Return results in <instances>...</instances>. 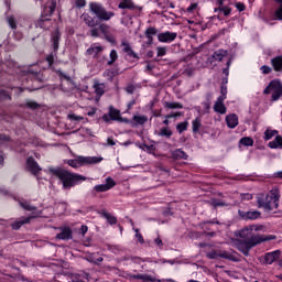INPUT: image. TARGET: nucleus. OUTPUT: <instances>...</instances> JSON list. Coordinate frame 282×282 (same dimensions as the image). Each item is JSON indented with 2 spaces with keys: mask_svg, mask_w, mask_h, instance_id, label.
Listing matches in <instances>:
<instances>
[{
  "mask_svg": "<svg viewBox=\"0 0 282 282\" xmlns=\"http://www.w3.org/2000/svg\"><path fill=\"white\" fill-rule=\"evenodd\" d=\"M236 8L239 12H243V10H246V4L238 2L236 3Z\"/></svg>",
  "mask_w": 282,
  "mask_h": 282,
  "instance_id": "e2e57ef3",
  "label": "nucleus"
},
{
  "mask_svg": "<svg viewBox=\"0 0 282 282\" xmlns=\"http://www.w3.org/2000/svg\"><path fill=\"white\" fill-rule=\"evenodd\" d=\"M232 64V59L231 58H229L228 61H227V67L226 68H224L223 69V74H225V76H228V69H230V65Z\"/></svg>",
  "mask_w": 282,
  "mask_h": 282,
  "instance_id": "4d7b16f0",
  "label": "nucleus"
},
{
  "mask_svg": "<svg viewBox=\"0 0 282 282\" xmlns=\"http://www.w3.org/2000/svg\"><path fill=\"white\" fill-rule=\"evenodd\" d=\"M102 217H105L107 219V221L111 225L115 226V224H118V218H116V216L111 215L108 212H102L101 213Z\"/></svg>",
  "mask_w": 282,
  "mask_h": 282,
  "instance_id": "bb28decb",
  "label": "nucleus"
},
{
  "mask_svg": "<svg viewBox=\"0 0 282 282\" xmlns=\"http://www.w3.org/2000/svg\"><path fill=\"white\" fill-rule=\"evenodd\" d=\"M164 107H166L167 109H184V106L180 102L165 101Z\"/></svg>",
  "mask_w": 282,
  "mask_h": 282,
  "instance_id": "72a5a7b5",
  "label": "nucleus"
},
{
  "mask_svg": "<svg viewBox=\"0 0 282 282\" xmlns=\"http://www.w3.org/2000/svg\"><path fill=\"white\" fill-rule=\"evenodd\" d=\"M57 74H58V76H61L65 80H68V83H72V77L65 75V73H63L62 70H57Z\"/></svg>",
  "mask_w": 282,
  "mask_h": 282,
  "instance_id": "13d9d810",
  "label": "nucleus"
},
{
  "mask_svg": "<svg viewBox=\"0 0 282 282\" xmlns=\"http://www.w3.org/2000/svg\"><path fill=\"white\" fill-rule=\"evenodd\" d=\"M263 227H257V226H250V227H245L242 230L239 232L240 239H236V248L245 257L250 256V250L254 248V246H259V243H263V241H274L276 239V236L274 235H269L267 237L259 236V235H253L252 231L259 232V230H262Z\"/></svg>",
  "mask_w": 282,
  "mask_h": 282,
  "instance_id": "f257e3e1",
  "label": "nucleus"
},
{
  "mask_svg": "<svg viewBox=\"0 0 282 282\" xmlns=\"http://www.w3.org/2000/svg\"><path fill=\"white\" fill-rule=\"evenodd\" d=\"M208 259H227L228 261H235V256L230 254L228 251L212 250L206 254Z\"/></svg>",
  "mask_w": 282,
  "mask_h": 282,
  "instance_id": "6e6552de",
  "label": "nucleus"
},
{
  "mask_svg": "<svg viewBox=\"0 0 282 282\" xmlns=\"http://www.w3.org/2000/svg\"><path fill=\"white\" fill-rule=\"evenodd\" d=\"M192 127H193V132L194 133H198L199 129H202V119L196 118L193 122H192Z\"/></svg>",
  "mask_w": 282,
  "mask_h": 282,
  "instance_id": "f704fd0d",
  "label": "nucleus"
},
{
  "mask_svg": "<svg viewBox=\"0 0 282 282\" xmlns=\"http://www.w3.org/2000/svg\"><path fill=\"white\" fill-rule=\"evenodd\" d=\"M102 50H105L102 46H93L86 51V54L88 56H94V58H96V56H98V54H100Z\"/></svg>",
  "mask_w": 282,
  "mask_h": 282,
  "instance_id": "393cba45",
  "label": "nucleus"
},
{
  "mask_svg": "<svg viewBox=\"0 0 282 282\" xmlns=\"http://www.w3.org/2000/svg\"><path fill=\"white\" fill-rule=\"evenodd\" d=\"M79 166H85V164H99L102 160L101 156H78Z\"/></svg>",
  "mask_w": 282,
  "mask_h": 282,
  "instance_id": "f8f14e48",
  "label": "nucleus"
},
{
  "mask_svg": "<svg viewBox=\"0 0 282 282\" xmlns=\"http://www.w3.org/2000/svg\"><path fill=\"white\" fill-rule=\"evenodd\" d=\"M155 34H158V29H155V26H150L145 30V35L155 36Z\"/></svg>",
  "mask_w": 282,
  "mask_h": 282,
  "instance_id": "a18cd8bd",
  "label": "nucleus"
},
{
  "mask_svg": "<svg viewBox=\"0 0 282 282\" xmlns=\"http://www.w3.org/2000/svg\"><path fill=\"white\" fill-rule=\"evenodd\" d=\"M116 186V181L111 177L106 178V184L96 185L94 189L96 193H105L107 191H110V188H113Z\"/></svg>",
  "mask_w": 282,
  "mask_h": 282,
  "instance_id": "9b49d317",
  "label": "nucleus"
},
{
  "mask_svg": "<svg viewBox=\"0 0 282 282\" xmlns=\"http://www.w3.org/2000/svg\"><path fill=\"white\" fill-rule=\"evenodd\" d=\"M126 91L127 94H133V91H135V86H133V84L128 85Z\"/></svg>",
  "mask_w": 282,
  "mask_h": 282,
  "instance_id": "052dcab7",
  "label": "nucleus"
},
{
  "mask_svg": "<svg viewBox=\"0 0 282 282\" xmlns=\"http://www.w3.org/2000/svg\"><path fill=\"white\" fill-rule=\"evenodd\" d=\"M20 206H21V208H23L24 210H29V212L36 210V206H32V205H30V203H28V202H21V203H20Z\"/></svg>",
  "mask_w": 282,
  "mask_h": 282,
  "instance_id": "a19ab883",
  "label": "nucleus"
},
{
  "mask_svg": "<svg viewBox=\"0 0 282 282\" xmlns=\"http://www.w3.org/2000/svg\"><path fill=\"white\" fill-rule=\"evenodd\" d=\"M220 94L221 95L218 98H223V100H226V95L228 94V88L225 85H221Z\"/></svg>",
  "mask_w": 282,
  "mask_h": 282,
  "instance_id": "3c124183",
  "label": "nucleus"
},
{
  "mask_svg": "<svg viewBox=\"0 0 282 282\" xmlns=\"http://www.w3.org/2000/svg\"><path fill=\"white\" fill-rule=\"evenodd\" d=\"M173 156L176 160H186L188 158V155L186 154V152H184L182 149L175 150L173 152Z\"/></svg>",
  "mask_w": 282,
  "mask_h": 282,
  "instance_id": "7c9ffc66",
  "label": "nucleus"
},
{
  "mask_svg": "<svg viewBox=\"0 0 282 282\" xmlns=\"http://www.w3.org/2000/svg\"><path fill=\"white\" fill-rule=\"evenodd\" d=\"M109 24L101 23L98 28L95 26L90 30V36H93L94 39H98V36H100V32L101 34H104V36H107L109 34Z\"/></svg>",
  "mask_w": 282,
  "mask_h": 282,
  "instance_id": "1a4fd4ad",
  "label": "nucleus"
},
{
  "mask_svg": "<svg viewBox=\"0 0 282 282\" xmlns=\"http://www.w3.org/2000/svg\"><path fill=\"white\" fill-rule=\"evenodd\" d=\"M156 52H158V56H165L166 55V47H158L156 48Z\"/></svg>",
  "mask_w": 282,
  "mask_h": 282,
  "instance_id": "5fc2aeb1",
  "label": "nucleus"
},
{
  "mask_svg": "<svg viewBox=\"0 0 282 282\" xmlns=\"http://www.w3.org/2000/svg\"><path fill=\"white\" fill-rule=\"evenodd\" d=\"M279 191H271L269 194H259L257 197L258 208H264L267 212L279 208Z\"/></svg>",
  "mask_w": 282,
  "mask_h": 282,
  "instance_id": "7ed1b4c3",
  "label": "nucleus"
},
{
  "mask_svg": "<svg viewBox=\"0 0 282 282\" xmlns=\"http://www.w3.org/2000/svg\"><path fill=\"white\" fill-rule=\"evenodd\" d=\"M240 144L243 147H252L254 144V140H252L250 137H245L240 140Z\"/></svg>",
  "mask_w": 282,
  "mask_h": 282,
  "instance_id": "e433bc0d",
  "label": "nucleus"
},
{
  "mask_svg": "<svg viewBox=\"0 0 282 282\" xmlns=\"http://www.w3.org/2000/svg\"><path fill=\"white\" fill-rule=\"evenodd\" d=\"M26 169L32 175H39L41 173L42 169L32 156L28 158L26 160Z\"/></svg>",
  "mask_w": 282,
  "mask_h": 282,
  "instance_id": "9d476101",
  "label": "nucleus"
},
{
  "mask_svg": "<svg viewBox=\"0 0 282 282\" xmlns=\"http://www.w3.org/2000/svg\"><path fill=\"white\" fill-rule=\"evenodd\" d=\"M226 56H228V51H224V50L216 51L213 54V58L216 61H224Z\"/></svg>",
  "mask_w": 282,
  "mask_h": 282,
  "instance_id": "cd10ccee",
  "label": "nucleus"
},
{
  "mask_svg": "<svg viewBox=\"0 0 282 282\" xmlns=\"http://www.w3.org/2000/svg\"><path fill=\"white\" fill-rule=\"evenodd\" d=\"M33 80H36L37 83H44L45 79H43L41 74H34Z\"/></svg>",
  "mask_w": 282,
  "mask_h": 282,
  "instance_id": "bf43d9fd",
  "label": "nucleus"
},
{
  "mask_svg": "<svg viewBox=\"0 0 282 282\" xmlns=\"http://www.w3.org/2000/svg\"><path fill=\"white\" fill-rule=\"evenodd\" d=\"M56 56V52L51 53L46 56L45 61L48 63L50 67L54 65V57Z\"/></svg>",
  "mask_w": 282,
  "mask_h": 282,
  "instance_id": "49530a36",
  "label": "nucleus"
},
{
  "mask_svg": "<svg viewBox=\"0 0 282 282\" xmlns=\"http://www.w3.org/2000/svg\"><path fill=\"white\" fill-rule=\"evenodd\" d=\"M67 118L68 120H74L75 122H80V120H85V118L76 116L75 113H69Z\"/></svg>",
  "mask_w": 282,
  "mask_h": 282,
  "instance_id": "09e8293b",
  "label": "nucleus"
},
{
  "mask_svg": "<svg viewBox=\"0 0 282 282\" xmlns=\"http://www.w3.org/2000/svg\"><path fill=\"white\" fill-rule=\"evenodd\" d=\"M67 164H68V166H72L73 169H78V166H80V161L78 158L75 160H68Z\"/></svg>",
  "mask_w": 282,
  "mask_h": 282,
  "instance_id": "c03bdc74",
  "label": "nucleus"
},
{
  "mask_svg": "<svg viewBox=\"0 0 282 282\" xmlns=\"http://www.w3.org/2000/svg\"><path fill=\"white\" fill-rule=\"evenodd\" d=\"M118 61V52L116 50L110 51V61L107 62V65H113Z\"/></svg>",
  "mask_w": 282,
  "mask_h": 282,
  "instance_id": "c9c22d12",
  "label": "nucleus"
},
{
  "mask_svg": "<svg viewBox=\"0 0 282 282\" xmlns=\"http://www.w3.org/2000/svg\"><path fill=\"white\" fill-rule=\"evenodd\" d=\"M275 3H280L281 6L275 11V17L279 19V21H282V0H274Z\"/></svg>",
  "mask_w": 282,
  "mask_h": 282,
  "instance_id": "37998d69",
  "label": "nucleus"
},
{
  "mask_svg": "<svg viewBox=\"0 0 282 282\" xmlns=\"http://www.w3.org/2000/svg\"><path fill=\"white\" fill-rule=\"evenodd\" d=\"M56 239H72V229L69 227L64 228L59 234H57Z\"/></svg>",
  "mask_w": 282,
  "mask_h": 282,
  "instance_id": "b1692460",
  "label": "nucleus"
},
{
  "mask_svg": "<svg viewBox=\"0 0 282 282\" xmlns=\"http://www.w3.org/2000/svg\"><path fill=\"white\" fill-rule=\"evenodd\" d=\"M118 8H119V10H140V11H142V7L135 6V3H133V0H122L118 4Z\"/></svg>",
  "mask_w": 282,
  "mask_h": 282,
  "instance_id": "4468645a",
  "label": "nucleus"
},
{
  "mask_svg": "<svg viewBox=\"0 0 282 282\" xmlns=\"http://www.w3.org/2000/svg\"><path fill=\"white\" fill-rule=\"evenodd\" d=\"M186 129H188V121H183L181 123H177L176 126V130L178 131V133H184Z\"/></svg>",
  "mask_w": 282,
  "mask_h": 282,
  "instance_id": "58836bf2",
  "label": "nucleus"
},
{
  "mask_svg": "<svg viewBox=\"0 0 282 282\" xmlns=\"http://www.w3.org/2000/svg\"><path fill=\"white\" fill-rule=\"evenodd\" d=\"M271 100L276 101L282 96V84L279 79H273L270 82V84L267 86V88L263 90V94L268 95L271 94Z\"/></svg>",
  "mask_w": 282,
  "mask_h": 282,
  "instance_id": "423d86ee",
  "label": "nucleus"
},
{
  "mask_svg": "<svg viewBox=\"0 0 282 282\" xmlns=\"http://www.w3.org/2000/svg\"><path fill=\"white\" fill-rule=\"evenodd\" d=\"M26 107L29 109H41V106L36 101H28Z\"/></svg>",
  "mask_w": 282,
  "mask_h": 282,
  "instance_id": "8fccbe9b",
  "label": "nucleus"
},
{
  "mask_svg": "<svg viewBox=\"0 0 282 282\" xmlns=\"http://www.w3.org/2000/svg\"><path fill=\"white\" fill-rule=\"evenodd\" d=\"M10 135L0 134V142H10Z\"/></svg>",
  "mask_w": 282,
  "mask_h": 282,
  "instance_id": "0e129e2a",
  "label": "nucleus"
},
{
  "mask_svg": "<svg viewBox=\"0 0 282 282\" xmlns=\"http://www.w3.org/2000/svg\"><path fill=\"white\" fill-rule=\"evenodd\" d=\"M36 216H29L26 218H22L20 220H17L15 223H13L11 225V228L13 230H19V228H21V226H25V224H30V221H32V219H35Z\"/></svg>",
  "mask_w": 282,
  "mask_h": 282,
  "instance_id": "aec40b11",
  "label": "nucleus"
},
{
  "mask_svg": "<svg viewBox=\"0 0 282 282\" xmlns=\"http://www.w3.org/2000/svg\"><path fill=\"white\" fill-rule=\"evenodd\" d=\"M271 65L274 72H282V56H276L271 59Z\"/></svg>",
  "mask_w": 282,
  "mask_h": 282,
  "instance_id": "5701e85b",
  "label": "nucleus"
},
{
  "mask_svg": "<svg viewBox=\"0 0 282 282\" xmlns=\"http://www.w3.org/2000/svg\"><path fill=\"white\" fill-rule=\"evenodd\" d=\"M133 122H137V124H147V122H149V117L147 116H139V115H135L133 116L132 118Z\"/></svg>",
  "mask_w": 282,
  "mask_h": 282,
  "instance_id": "c85d7f7f",
  "label": "nucleus"
},
{
  "mask_svg": "<svg viewBox=\"0 0 282 282\" xmlns=\"http://www.w3.org/2000/svg\"><path fill=\"white\" fill-rule=\"evenodd\" d=\"M135 237L140 243H144V238L142 237L140 229H135Z\"/></svg>",
  "mask_w": 282,
  "mask_h": 282,
  "instance_id": "6e6d98bb",
  "label": "nucleus"
},
{
  "mask_svg": "<svg viewBox=\"0 0 282 282\" xmlns=\"http://www.w3.org/2000/svg\"><path fill=\"white\" fill-rule=\"evenodd\" d=\"M133 279H140L143 282H153L156 281L155 278L149 275V274H137L133 275Z\"/></svg>",
  "mask_w": 282,
  "mask_h": 282,
  "instance_id": "2f4dec72",
  "label": "nucleus"
},
{
  "mask_svg": "<svg viewBox=\"0 0 282 282\" xmlns=\"http://www.w3.org/2000/svg\"><path fill=\"white\" fill-rule=\"evenodd\" d=\"M226 122H227V127H229V129H235V127H237V124H239V117H237L236 113L228 115L226 117Z\"/></svg>",
  "mask_w": 282,
  "mask_h": 282,
  "instance_id": "412c9836",
  "label": "nucleus"
},
{
  "mask_svg": "<svg viewBox=\"0 0 282 282\" xmlns=\"http://www.w3.org/2000/svg\"><path fill=\"white\" fill-rule=\"evenodd\" d=\"M82 21L88 26L94 30V28L98 26V19L96 17H93L89 13L82 14Z\"/></svg>",
  "mask_w": 282,
  "mask_h": 282,
  "instance_id": "ddd939ff",
  "label": "nucleus"
},
{
  "mask_svg": "<svg viewBox=\"0 0 282 282\" xmlns=\"http://www.w3.org/2000/svg\"><path fill=\"white\" fill-rule=\"evenodd\" d=\"M214 12H223L224 17H229L230 12H232V9L229 7H218L214 9Z\"/></svg>",
  "mask_w": 282,
  "mask_h": 282,
  "instance_id": "473e14b6",
  "label": "nucleus"
},
{
  "mask_svg": "<svg viewBox=\"0 0 282 282\" xmlns=\"http://www.w3.org/2000/svg\"><path fill=\"white\" fill-rule=\"evenodd\" d=\"M181 116H184V112L171 113V115L165 116V118H181Z\"/></svg>",
  "mask_w": 282,
  "mask_h": 282,
  "instance_id": "680f3d73",
  "label": "nucleus"
},
{
  "mask_svg": "<svg viewBox=\"0 0 282 282\" xmlns=\"http://www.w3.org/2000/svg\"><path fill=\"white\" fill-rule=\"evenodd\" d=\"M260 69L262 72V74H271L272 73V67L267 66V65L261 66Z\"/></svg>",
  "mask_w": 282,
  "mask_h": 282,
  "instance_id": "864d4df0",
  "label": "nucleus"
},
{
  "mask_svg": "<svg viewBox=\"0 0 282 282\" xmlns=\"http://www.w3.org/2000/svg\"><path fill=\"white\" fill-rule=\"evenodd\" d=\"M50 173L55 177H58L63 184V188H73L78 182H86L87 178L80 174L72 173L63 167H51L48 169Z\"/></svg>",
  "mask_w": 282,
  "mask_h": 282,
  "instance_id": "f03ea898",
  "label": "nucleus"
},
{
  "mask_svg": "<svg viewBox=\"0 0 282 282\" xmlns=\"http://www.w3.org/2000/svg\"><path fill=\"white\" fill-rule=\"evenodd\" d=\"M86 1L85 0H76V7L77 8H85Z\"/></svg>",
  "mask_w": 282,
  "mask_h": 282,
  "instance_id": "69168bd1",
  "label": "nucleus"
},
{
  "mask_svg": "<svg viewBox=\"0 0 282 282\" xmlns=\"http://www.w3.org/2000/svg\"><path fill=\"white\" fill-rule=\"evenodd\" d=\"M278 133H279V131H276V130L268 129L264 132V140H272V138H274Z\"/></svg>",
  "mask_w": 282,
  "mask_h": 282,
  "instance_id": "4c0bfd02",
  "label": "nucleus"
},
{
  "mask_svg": "<svg viewBox=\"0 0 282 282\" xmlns=\"http://www.w3.org/2000/svg\"><path fill=\"white\" fill-rule=\"evenodd\" d=\"M159 135L164 137V138H171L173 135V131L169 128H162L161 131L159 132Z\"/></svg>",
  "mask_w": 282,
  "mask_h": 282,
  "instance_id": "ea45409f",
  "label": "nucleus"
},
{
  "mask_svg": "<svg viewBox=\"0 0 282 282\" xmlns=\"http://www.w3.org/2000/svg\"><path fill=\"white\" fill-rule=\"evenodd\" d=\"M121 47H123V48H122V52H123L124 54H128L130 57L137 58L138 61L140 59V57L138 56V54H135V52H133V48H131V44H129V42L122 41V42H121Z\"/></svg>",
  "mask_w": 282,
  "mask_h": 282,
  "instance_id": "f3484780",
  "label": "nucleus"
},
{
  "mask_svg": "<svg viewBox=\"0 0 282 282\" xmlns=\"http://www.w3.org/2000/svg\"><path fill=\"white\" fill-rule=\"evenodd\" d=\"M54 10H56L55 0H51L44 6V10L41 14V18L37 20V25L42 30H47L50 26L45 25V23H50L52 21V14H54Z\"/></svg>",
  "mask_w": 282,
  "mask_h": 282,
  "instance_id": "20e7f679",
  "label": "nucleus"
},
{
  "mask_svg": "<svg viewBox=\"0 0 282 282\" xmlns=\"http://www.w3.org/2000/svg\"><path fill=\"white\" fill-rule=\"evenodd\" d=\"M270 149H282V137L276 135L273 141L269 142Z\"/></svg>",
  "mask_w": 282,
  "mask_h": 282,
  "instance_id": "a878e982",
  "label": "nucleus"
},
{
  "mask_svg": "<svg viewBox=\"0 0 282 282\" xmlns=\"http://www.w3.org/2000/svg\"><path fill=\"white\" fill-rule=\"evenodd\" d=\"M238 215L241 217V219H245V220L259 219V217H261V212H259V210H253V212L238 210Z\"/></svg>",
  "mask_w": 282,
  "mask_h": 282,
  "instance_id": "2eb2a0df",
  "label": "nucleus"
},
{
  "mask_svg": "<svg viewBox=\"0 0 282 282\" xmlns=\"http://www.w3.org/2000/svg\"><path fill=\"white\" fill-rule=\"evenodd\" d=\"M105 39L108 41V43H111V45H116V37L113 35H105Z\"/></svg>",
  "mask_w": 282,
  "mask_h": 282,
  "instance_id": "603ef678",
  "label": "nucleus"
},
{
  "mask_svg": "<svg viewBox=\"0 0 282 282\" xmlns=\"http://www.w3.org/2000/svg\"><path fill=\"white\" fill-rule=\"evenodd\" d=\"M241 199L250 200L252 199V194H241Z\"/></svg>",
  "mask_w": 282,
  "mask_h": 282,
  "instance_id": "774afa93",
  "label": "nucleus"
},
{
  "mask_svg": "<svg viewBox=\"0 0 282 282\" xmlns=\"http://www.w3.org/2000/svg\"><path fill=\"white\" fill-rule=\"evenodd\" d=\"M177 39V33H171V32H164V33H160L158 35V40L161 43H171V41H175Z\"/></svg>",
  "mask_w": 282,
  "mask_h": 282,
  "instance_id": "dca6fc26",
  "label": "nucleus"
},
{
  "mask_svg": "<svg viewBox=\"0 0 282 282\" xmlns=\"http://www.w3.org/2000/svg\"><path fill=\"white\" fill-rule=\"evenodd\" d=\"M212 206H214V208H217V206H226V203L213 200Z\"/></svg>",
  "mask_w": 282,
  "mask_h": 282,
  "instance_id": "338daca9",
  "label": "nucleus"
},
{
  "mask_svg": "<svg viewBox=\"0 0 282 282\" xmlns=\"http://www.w3.org/2000/svg\"><path fill=\"white\" fill-rule=\"evenodd\" d=\"M8 23L12 30H17V20L13 18V15L8 18Z\"/></svg>",
  "mask_w": 282,
  "mask_h": 282,
  "instance_id": "de8ad7c7",
  "label": "nucleus"
},
{
  "mask_svg": "<svg viewBox=\"0 0 282 282\" xmlns=\"http://www.w3.org/2000/svg\"><path fill=\"white\" fill-rule=\"evenodd\" d=\"M89 10L94 15L97 17V19H99V21H111V19L116 17L113 11H107V9H105L104 6L98 2H90Z\"/></svg>",
  "mask_w": 282,
  "mask_h": 282,
  "instance_id": "39448f33",
  "label": "nucleus"
},
{
  "mask_svg": "<svg viewBox=\"0 0 282 282\" xmlns=\"http://www.w3.org/2000/svg\"><path fill=\"white\" fill-rule=\"evenodd\" d=\"M3 100H12V96L8 94L7 90H0V102H3Z\"/></svg>",
  "mask_w": 282,
  "mask_h": 282,
  "instance_id": "79ce46f5",
  "label": "nucleus"
},
{
  "mask_svg": "<svg viewBox=\"0 0 282 282\" xmlns=\"http://www.w3.org/2000/svg\"><path fill=\"white\" fill-rule=\"evenodd\" d=\"M52 43H53V50L54 52H58V43L61 41V31L57 29L52 33V39H51Z\"/></svg>",
  "mask_w": 282,
  "mask_h": 282,
  "instance_id": "4be33fe9",
  "label": "nucleus"
},
{
  "mask_svg": "<svg viewBox=\"0 0 282 282\" xmlns=\"http://www.w3.org/2000/svg\"><path fill=\"white\" fill-rule=\"evenodd\" d=\"M94 89H95V94L98 97V99L100 98V96H102L105 94V85L104 84H95L94 85Z\"/></svg>",
  "mask_w": 282,
  "mask_h": 282,
  "instance_id": "c756f323",
  "label": "nucleus"
},
{
  "mask_svg": "<svg viewBox=\"0 0 282 282\" xmlns=\"http://www.w3.org/2000/svg\"><path fill=\"white\" fill-rule=\"evenodd\" d=\"M281 257V250H275L273 252H269L264 256V261L269 265H272V262L276 261Z\"/></svg>",
  "mask_w": 282,
  "mask_h": 282,
  "instance_id": "6ab92c4d",
  "label": "nucleus"
},
{
  "mask_svg": "<svg viewBox=\"0 0 282 282\" xmlns=\"http://www.w3.org/2000/svg\"><path fill=\"white\" fill-rule=\"evenodd\" d=\"M224 97H218L215 105H214V111H216V113H226V105H224Z\"/></svg>",
  "mask_w": 282,
  "mask_h": 282,
  "instance_id": "a211bd4d",
  "label": "nucleus"
},
{
  "mask_svg": "<svg viewBox=\"0 0 282 282\" xmlns=\"http://www.w3.org/2000/svg\"><path fill=\"white\" fill-rule=\"evenodd\" d=\"M102 120L105 122H109L110 120H116L117 122L129 123L128 119H123L120 116V110L113 108L112 106H110V108H109V113H106V115L102 116Z\"/></svg>",
  "mask_w": 282,
  "mask_h": 282,
  "instance_id": "0eeeda50",
  "label": "nucleus"
}]
</instances>
